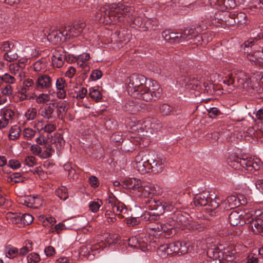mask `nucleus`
Masks as SVG:
<instances>
[{
	"label": "nucleus",
	"mask_w": 263,
	"mask_h": 263,
	"mask_svg": "<svg viewBox=\"0 0 263 263\" xmlns=\"http://www.w3.org/2000/svg\"><path fill=\"white\" fill-rule=\"evenodd\" d=\"M128 93L133 97L149 101L154 97L159 98L162 89L158 83L154 80H147L141 74H131L126 81Z\"/></svg>",
	"instance_id": "nucleus-1"
},
{
	"label": "nucleus",
	"mask_w": 263,
	"mask_h": 263,
	"mask_svg": "<svg viewBox=\"0 0 263 263\" xmlns=\"http://www.w3.org/2000/svg\"><path fill=\"white\" fill-rule=\"evenodd\" d=\"M134 11L133 7L122 3L105 4L97 12L96 20L105 25L121 22L129 17Z\"/></svg>",
	"instance_id": "nucleus-2"
},
{
	"label": "nucleus",
	"mask_w": 263,
	"mask_h": 263,
	"mask_svg": "<svg viewBox=\"0 0 263 263\" xmlns=\"http://www.w3.org/2000/svg\"><path fill=\"white\" fill-rule=\"evenodd\" d=\"M161 128V123L155 119L147 118L142 123L139 121L134 120L133 124L131 125L132 132L137 133V135L135 133L131 137L133 138V142H137L140 145H142L141 142L144 139L149 136L148 134H153ZM142 145L145 146L143 144Z\"/></svg>",
	"instance_id": "nucleus-3"
},
{
	"label": "nucleus",
	"mask_w": 263,
	"mask_h": 263,
	"mask_svg": "<svg viewBox=\"0 0 263 263\" xmlns=\"http://www.w3.org/2000/svg\"><path fill=\"white\" fill-rule=\"evenodd\" d=\"M221 81L224 84L222 89L229 93L232 92L235 87L246 91H249L252 88L250 78L243 71L235 74L230 73L222 77Z\"/></svg>",
	"instance_id": "nucleus-4"
},
{
	"label": "nucleus",
	"mask_w": 263,
	"mask_h": 263,
	"mask_svg": "<svg viewBox=\"0 0 263 263\" xmlns=\"http://www.w3.org/2000/svg\"><path fill=\"white\" fill-rule=\"evenodd\" d=\"M171 218L173 221L171 223H162L160 227L157 228L158 231L164 233V236L166 238L171 237L175 234L176 230L174 229L175 225L182 229L192 227L191 226L192 219L189 218L186 214H183L180 212H177L172 216Z\"/></svg>",
	"instance_id": "nucleus-5"
},
{
	"label": "nucleus",
	"mask_w": 263,
	"mask_h": 263,
	"mask_svg": "<svg viewBox=\"0 0 263 263\" xmlns=\"http://www.w3.org/2000/svg\"><path fill=\"white\" fill-rule=\"evenodd\" d=\"M124 185L136 196L141 198H149L153 196L155 191L152 184L142 182L135 178L126 179L124 181Z\"/></svg>",
	"instance_id": "nucleus-6"
},
{
	"label": "nucleus",
	"mask_w": 263,
	"mask_h": 263,
	"mask_svg": "<svg viewBox=\"0 0 263 263\" xmlns=\"http://www.w3.org/2000/svg\"><path fill=\"white\" fill-rule=\"evenodd\" d=\"M106 206L111 208V210H107L105 213V218L108 223H114L116 221V215L121 218L124 217L127 209L124 203L119 201L115 195L110 193L106 199Z\"/></svg>",
	"instance_id": "nucleus-7"
},
{
	"label": "nucleus",
	"mask_w": 263,
	"mask_h": 263,
	"mask_svg": "<svg viewBox=\"0 0 263 263\" xmlns=\"http://www.w3.org/2000/svg\"><path fill=\"white\" fill-rule=\"evenodd\" d=\"M228 164L235 170L249 171H258L262 166V162L258 158L242 159L235 155H231L228 159Z\"/></svg>",
	"instance_id": "nucleus-8"
},
{
	"label": "nucleus",
	"mask_w": 263,
	"mask_h": 263,
	"mask_svg": "<svg viewBox=\"0 0 263 263\" xmlns=\"http://www.w3.org/2000/svg\"><path fill=\"white\" fill-rule=\"evenodd\" d=\"M85 27V23L80 21L72 26H68L65 27L63 30L52 31L48 34L47 39L48 40H51L55 43L61 40L60 34L63 36H65L66 39L78 36L82 34Z\"/></svg>",
	"instance_id": "nucleus-9"
},
{
	"label": "nucleus",
	"mask_w": 263,
	"mask_h": 263,
	"mask_svg": "<svg viewBox=\"0 0 263 263\" xmlns=\"http://www.w3.org/2000/svg\"><path fill=\"white\" fill-rule=\"evenodd\" d=\"M156 241H149L148 236L145 234H141L137 236H132L128 239V245L132 248L140 249L143 252L152 250L155 248L154 245Z\"/></svg>",
	"instance_id": "nucleus-10"
},
{
	"label": "nucleus",
	"mask_w": 263,
	"mask_h": 263,
	"mask_svg": "<svg viewBox=\"0 0 263 263\" xmlns=\"http://www.w3.org/2000/svg\"><path fill=\"white\" fill-rule=\"evenodd\" d=\"M247 224L254 234L263 235V216L260 210L251 211Z\"/></svg>",
	"instance_id": "nucleus-11"
},
{
	"label": "nucleus",
	"mask_w": 263,
	"mask_h": 263,
	"mask_svg": "<svg viewBox=\"0 0 263 263\" xmlns=\"http://www.w3.org/2000/svg\"><path fill=\"white\" fill-rule=\"evenodd\" d=\"M177 82L181 85L189 89H196L198 88H201L203 86L205 89L207 87H210L211 84L210 83V86L208 82L203 81L202 80H198L197 79L193 78H189L185 76H181L178 78Z\"/></svg>",
	"instance_id": "nucleus-12"
},
{
	"label": "nucleus",
	"mask_w": 263,
	"mask_h": 263,
	"mask_svg": "<svg viewBox=\"0 0 263 263\" xmlns=\"http://www.w3.org/2000/svg\"><path fill=\"white\" fill-rule=\"evenodd\" d=\"M249 122L245 119H241L237 121L235 124L233 132L231 129H223L221 132V135L229 141H235L236 137H234V134H240L239 131H242V133L248 127Z\"/></svg>",
	"instance_id": "nucleus-13"
},
{
	"label": "nucleus",
	"mask_w": 263,
	"mask_h": 263,
	"mask_svg": "<svg viewBox=\"0 0 263 263\" xmlns=\"http://www.w3.org/2000/svg\"><path fill=\"white\" fill-rule=\"evenodd\" d=\"M251 211H233L229 215V222L232 226H242L248 223Z\"/></svg>",
	"instance_id": "nucleus-14"
},
{
	"label": "nucleus",
	"mask_w": 263,
	"mask_h": 263,
	"mask_svg": "<svg viewBox=\"0 0 263 263\" xmlns=\"http://www.w3.org/2000/svg\"><path fill=\"white\" fill-rule=\"evenodd\" d=\"M6 218L9 222H11L13 224L20 222L24 225H29L33 220L32 216L27 213L21 215V214L8 213L6 215Z\"/></svg>",
	"instance_id": "nucleus-15"
},
{
	"label": "nucleus",
	"mask_w": 263,
	"mask_h": 263,
	"mask_svg": "<svg viewBox=\"0 0 263 263\" xmlns=\"http://www.w3.org/2000/svg\"><path fill=\"white\" fill-rule=\"evenodd\" d=\"M246 203V200L243 196L231 195L221 201V206L224 209L228 210L239 206L240 205L245 204Z\"/></svg>",
	"instance_id": "nucleus-16"
},
{
	"label": "nucleus",
	"mask_w": 263,
	"mask_h": 263,
	"mask_svg": "<svg viewBox=\"0 0 263 263\" xmlns=\"http://www.w3.org/2000/svg\"><path fill=\"white\" fill-rule=\"evenodd\" d=\"M148 159L144 153H140L135 157L133 166L141 174L148 172Z\"/></svg>",
	"instance_id": "nucleus-17"
},
{
	"label": "nucleus",
	"mask_w": 263,
	"mask_h": 263,
	"mask_svg": "<svg viewBox=\"0 0 263 263\" xmlns=\"http://www.w3.org/2000/svg\"><path fill=\"white\" fill-rule=\"evenodd\" d=\"M52 83L51 76L46 73L40 74L35 81V87L39 90H48L51 88Z\"/></svg>",
	"instance_id": "nucleus-18"
},
{
	"label": "nucleus",
	"mask_w": 263,
	"mask_h": 263,
	"mask_svg": "<svg viewBox=\"0 0 263 263\" xmlns=\"http://www.w3.org/2000/svg\"><path fill=\"white\" fill-rule=\"evenodd\" d=\"M254 41L252 39L250 41L245 42L243 43L244 52L247 53V57L248 59L252 62H253L255 65L261 66V58H259V52L258 51L253 52L249 51V47L252 48L253 44Z\"/></svg>",
	"instance_id": "nucleus-19"
},
{
	"label": "nucleus",
	"mask_w": 263,
	"mask_h": 263,
	"mask_svg": "<svg viewBox=\"0 0 263 263\" xmlns=\"http://www.w3.org/2000/svg\"><path fill=\"white\" fill-rule=\"evenodd\" d=\"M90 55L88 53H83L75 57L74 61L79 68L81 69L83 74H87L90 70Z\"/></svg>",
	"instance_id": "nucleus-20"
},
{
	"label": "nucleus",
	"mask_w": 263,
	"mask_h": 263,
	"mask_svg": "<svg viewBox=\"0 0 263 263\" xmlns=\"http://www.w3.org/2000/svg\"><path fill=\"white\" fill-rule=\"evenodd\" d=\"M238 256L236 247L233 245L224 247L221 253V258L225 262L231 263Z\"/></svg>",
	"instance_id": "nucleus-21"
},
{
	"label": "nucleus",
	"mask_w": 263,
	"mask_h": 263,
	"mask_svg": "<svg viewBox=\"0 0 263 263\" xmlns=\"http://www.w3.org/2000/svg\"><path fill=\"white\" fill-rule=\"evenodd\" d=\"M170 244L172 255H181L187 252L188 246L184 241H176L171 242Z\"/></svg>",
	"instance_id": "nucleus-22"
},
{
	"label": "nucleus",
	"mask_w": 263,
	"mask_h": 263,
	"mask_svg": "<svg viewBox=\"0 0 263 263\" xmlns=\"http://www.w3.org/2000/svg\"><path fill=\"white\" fill-rule=\"evenodd\" d=\"M148 171H151L154 174L162 172L164 167V161L162 159L155 157L148 159Z\"/></svg>",
	"instance_id": "nucleus-23"
},
{
	"label": "nucleus",
	"mask_w": 263,
	"mask_h": 263,
	"mask_svg": "<svg viewBox=\"0 0 263 263\" xmlns=\"http://www.w3.org/2000/svg\"><path fill=\"white\" fill-rule=\"evenodd\" d=\"M257 130L252 127H249L242 133V131H239L240 134H234V137H236V140L244 139L247 140H250L251 139H256L258 140V136H257Z\"/></svg>",
	"instance_id": "nucleus-24"
},
{
	"label": "nucleus",
	"mask_w": 263,
	"mask_h": 263,
	"mask_svg": "<svg viewBox=\"0 0 263 263\" xmlns=\"http://www.w3.org/2000/svg\"><path fill=\"white\" fill-rule=\"evenodd\" d=\"M24 67L23 64L20 65L16 63H12L9 65V71L11 74L21 81L25 77Z\"/></svg>",
	"instance_id": "nucleus-25"
},
{
	"label": "nucleus",
	"mask_w": 263,
	"mask_h": 263,
	"mask_svg": "<svg viewBox=\"0 0 263 263\" xmlns=\"http://www.w3.org/2000/svg\"><path fill=\"white\" fill-rule=\"evenodd\" d=\"M67 84L64 78L59 77L55 81V88L57 90V97L60 99H64L66 97V90Z\"/></svg>",
	"instance_id": "nucleus-26"
},
{
	"label": "nucleus",
	"mask_w": 263,
	"mask_h": 263,
	"mask_svg": "<svg viewBox=\"0 0 263 263\" xmlns=\"http://www.w3.org/2000/svg\"><path fill=\"white\" fill-rule=\"evenodd\" d=\"M210 192L205 190L202 193L196 194L194 197V202L196 206H205L208 204L210 200Z\"/></svg>",
	"instance_id": "nucleus-27"
},
{
	"label": "nucleus",
	"mask_w": 263,
	"mask_h": 263,
	"mask_svg": "<svg viewBox=\"0 0 263 263\" xmlns=\"http://www.w3.org/2000/svg\"><path fill=\"white\" fill-rule=\"evenodd\" d=\"M24 204L29 208L37 209L43 204V201L40 197L32 196H26L24 198Z\"/></svg>",
	"instance_id": "nucleus-28"
},
{
	"label": "nucleus",
	"mask_w": 263,
	"mask_h": 263,
	"mask_svg": "<svg viewBox=\"0 0 263 263\" xmlns=\"http://www.w3.org/2000/svg\"><path fill=\"white\" fill-rule=\"evenodd\" d=\"M51 143V145L53 146V147L55 148L57 154L60 155L65 144V141L62 136L60 134H55L52 137Z\"/></svg>",
	"instance_id": "nucleus-29"
},
{
	"label": "nucleus",
	"mask_w": 263,
	"mask_h": 263,
	"mask_svg": "<svg viewBox=\"0 0 263 263\" xmlns=\"http://www.w3.org/2000/svg\"><path fill=\"white\" fill-rule=\"evenodd\" d=\"M162 35L164 40L170 43L180 42V32H174L170 30H165L162 32Z\"/></svg>",
	"instance_id": "nucleus-30"
},
{
	"label": "nucleus",
	"mask_w": 263,
	"mask_h": 263,
	"mask_svg": "<svg viewBox=\"0 0 263 263\" xmlns=\"http://www.w3.org/2000/svg\"><path fill=\"white\" fill-rule=\"evenodd\" d=\"M66 55L64 52L55 51L52 56V63L54 67L61 68L65 63Z\"/></svg>",
	"instance_id": "nucleus-31"
},
{
	"label": "nucleus",
	"mask_w": 263,
	"mask_h": 263,
	"mask_svg": "<svg viewBox=\"0 0 263 263\" xmlns=\"http://www.w3.org/2000/svg\"><path fill=\"white\" fill-rule=\"evenodd\" d=\"M145 202L147 208L152 211L156 210L159 214L163 213V204L160 200L151 198L147 199Z\"/></svg>",
	"instance_id": "nucleus-32"
},
{
	"label": "nucleus",
	"mask_w": 263,
	"mask_h": 263,
	"mask_svg": "<svg viewBox=\"0 0 263 263\" xmlns=\"http://www.w3.org/2000/svg\"><path fill=\"white\" fill-rule=\"evenodd\" d=\"M104 247L101 243L96 244L95 245H89L87 247H81V251L80 252L81 254L84 251V255H90L89 253V251L92 253V254L94 255L95 254V252H100V250H103Z\"/></svg>",
	"instance_id": "nucleus-33"
},
{
	"label": "nucleus",
	"mask_w": 263,
	"mask_h": 263,
	"mask_svg": "<svg viewBox=\"0 0 263 263\" xmlns=\"http://www.w3.org/2000/svg\"><path fill=\"white\" fill-rule=\"evenodd\" d=\"M54 103H50L41 111V115L44 118L50 119L52 118L54 110Z\"/></svg>",
	"instance_id": "nucleus-34"
},
{
	"label": "nucleus",
	"mask_w": 263,
	"mask_h": 263,
	"mask_svg": "<svg viewBox=\"0 0 263 263\" xmlns=\"http://www.w3.org/2000/svg\"><path fill=\"white\" fill-rule=\"evenodd\" d=\"M157 254L162 258H166L172 255V251L170 249V244L161 245L158 247L157 250Z\"/></svg>",
	"instance_id": "nucleus-35"
},
{
	"label": "nucleus",
	"mask_w": 263,
	"mask_h": 263,
	"mask_svg": "<svg viewBox=\"0 0 263 263\" xmlns=\"http://www.w3.org/2000/svg\"><path fill=\"white\" fill-rule=\"evenodd\" d=\"M159 214L154 212L145 211L141 215L140 217L142 220L145 221L152 222L159 219Z\"/></svg>",
	"instance_id": "nucleus-36"
},
{
	"label": "nucleus",
	"mask_w": 263,
	"mask_h": 263,
	"mask_svg": "<svg viewBox=\"0 0 263 263\" xmlns=\"http://www.w3.org/2000/svg\"><path fill=\"white\" fill-rule=\"evenodd\" d=\"M19 44L15 41H7L3 42L1 44L0 49L1 50L8 52L18 47Z\"/></svg>",
	"instance_id": "nucleus-37"
},
{
	"label": "nucleus",
	"mask_w": 263,
	"mask_h": 263,
	"mask_svg": "<svg viewBox=\"0 0 263 263\" xmlns=\"http://www.w3.org/2000/svg\"><path fill=\"white\" fill-rule=\"evenodd\" d=\"M31 68L37 73L44 72L46 68L45 60L40 59L37 60L31 66Z\"/></svg>",
	"instance_id": "nucleus-38"
},
{
	"label": "nucleus",
	"mask_w": 263,
	"mask_h": 263,
	"mask_svg": "<svg viewBox=\"0 0 263 263\" xmlns=\"http://www.w3.org/2000/svg\"><path fill=\"white\" fill-rule=\"evenodd\" d=\"M221 253L222 251L215 247L209 248L206 252L208 257L211 259L210 261H212V260L221 258Z\"/></svg>",
	"instance_id": "nucleus-39"
},
{
	"label": "nucleus",
	"mask_w": 263,
	"mask_h": 263,
	"mask_svg": "<svg viewBox=\"0 0 263 263\" xmlns=\"http://www.w3.org/2000/svg\"><path fill=\"white\" fill-rule=\"evenodd\" d=\"M22 130L21 127L17 125L11 126L9 131L8 138L11 140H16L18 139L21 134Z\"/></svg>",
	"instance_id": "nucleus-40"
},
{
	"label": "nucleus",
	"mask_w": 263,
	"mask_h": 263,
	"mask_svg": "<svg viewBox=\"0 0 263 263\" xmlns=\"http://www.w3.org/2000/svg\"><path fill=\"white\" fill-rule=\"evenodd\" d=\"M35 86V82L30 78L26 79L23 83L22 86L20 89V93L24 94L32 89Z\"/></svg>",
	"instance_id": "nucleus-41"
},
{
	"label": "nucleus",
	"mask_w": 263,
	"mask_h": 263,
	"mask_svg": "<svg viewBox=\"0 0 263 263\" xmlns=\"http://www.w3.org/2000/svg\"><path fill=\"white\" fill-rule=\"evenodd\" d=\"M196 29L195 28H189L185 29L181 33L180 37V42L183 41H188L192 40L193 36H195V32Z\"/></svg>",
	"instance_id": "nucleus-42"
},
{
	"label": "nucleus",
	"mask_w": 263,
	"mask_h": 263,
	"mask_svg": "<svg viewBox=\"0 0 263 263\" xmlns=\"http://www.w3.org/2000/svg\"><path fill=\"white\" fill-rule=\"evenodd\" d=\"M2 116L8 119L10 122L13 120L15 116V112L12 108L8 106H5L1 110Z\"/></svg>",
	"instance_id": "nucleus-43"
},
{
	"label": "nucleus",
	"mask_w": 263,
	"mask_h": 263,
	"mask_svg": "<svg viewBox=\"0 0 263 263\" xmlns=\"http://www.w3.org/2000/svg\"><path fill=\"white\" fill-rule=\"evenodd\" d=\"M39 220L42 223L43 225L49 227H52L56 222V220L54 218L43 215L39 216Z\"/></svg>",
	"instance_id": "nucleus-44"
},
{
	"label": "nucleus",
	"mask_w": 263,
	"mask_h": 263,
	"mask_svg": "<svg viewBox=\"0 0 263 263\" xmlns=\"http://www.w3.org/2000/svg\"><path fill=\"white\" fill-rule=\"evenodd\" d=\"M55 194L61 200H66L69 197L68 190L65 186H61L57 188L55 190Z\"/></svg>",
	"instance_id": "nucleus-45"
},
{
	"label": "nucleus",
	"mask_w": 263,
	"mask_h": 263,
	"mask_svg": "<svg viewBox=\"0 0 263 263\" xmlns=\"http://www.w3.org/2000/svg\"><path fill=\"white\" fill-rule=\"evenodd\" d=\"M18 48L16 47L14 49L8 51V52H5L4 54V59L9 62H12L17 60L18 58Z\"/></svg>",
	"instance_id": "nucleus-46"
},
{
	"label": "nucleus",
	"mask_w": 263,
	"mask_h": 263,
	"mask_svg": "<svg viewBox=\"0 0 263 263\" xmlns=\"http://www.w3.org/2000/svg\"><path fill=\"white\" fill-rule=\"evenodd\" d=\"M89 95L91 99L96 102H99L102 98V95L100 90L95 87L89 88Z\"/></svg>",
	"instance_id": "nucleus-47"
},
{
	"label": "nucleus",
	"mask_w": 263,
	"mask_h": 263,
	"mask_svg": "<svg viewBox=\"0 0 263 263\" xmlns=\"http://www.w3.org/2000/svg\"><path fill=\"white\" fill-rule=\"evenodd\" d=\"M0 91L4 99L8 100L13 95V87L10 85H6L1 88Z\"/></svg>",
	"instance_id": "nucleus-48"
},
{
	"label": "nucleus",
	"mask_w": 263,
	"mask_h": 263,
	"mask_svg": "<svg viewBox=\"0 0 263 263\" xmlns=\"http://www.w3.org/2000/svg\"><path fill=\"white\" fill-rule=\"evenodd\" d=\"M2 79V83L4 82L7 85H10L15 84L16 83L17 78L14 76L8 73H5L1 76Z\"/></svg>",
	"instance_id": "nucleus-49"
},
{
	"label": "nucleus",
	"mask_w": 263,
	"mask_h": 263,
	"mask_svg": "<svg viewBox=\"0 0 263 263\" xmlns=\"http://www.w3.org/2000/svg\"><path fill=\"white\" fill-rule=\"evenodd\" d=\"M160 111L163 115L168 116L173 114L175 109L167 104H163L160 107Z\"/></svg>",
	"instance_id": "nucleus-50"
},
{
	"label": "nucleus",
	"mask_w": 263,
	"mask_h": 263,
	"mask_svg": "<svg viewBox=\"0 0 263 263\" xmlns=\"http://www.w3.org/2000/svg\"><path fill=\"white\" fill-rule=\"evenodd\" d=\"M158 25V21L156 19L149 18L145 23V28L143 30H155Z\"/></svg>",
	"instance_id": "nucleus-51"
},
{
	"label": "nucleus",
	"mask_w": 263,
	"mask_h": 263,
	"mask_svg": "<svg viewBox=\"0 0 263 263\" xmlns=\"http://www.w3.org/2000/svg\"><path fill=\"white\" fill-rule=\"evenodd\" d=\"M50 99V97L47 93H42L35 96V100L37 104H45L49 101Z\"/></svg>",
	"instance_id": "nucleus-52"
},
{
	"label": "nucleus",
	"mask_w": 263,
	"mask_h": 263,
	"mask_svg": "<svg viewBox=\"0 0 263 263\" xmlns=\"http://www.w3.org/2000/svg\"><path fill=\"white\" fill-rule=\"evenodd\" d=\"M36 132L32 128H25L22 131L23 137L27 140H30L33 139L35 135Z\"/></svg>",
	"instance_id": "nucleus-53"
},
{
	"label": "nucleus",
	"mask_w": 263,
	"mask_h": 263,
	"mask_svg": "<svg viewBox=\"0 0 263 263\" xmlns=\"http://www.w3.org/2000/svg\"><path fill=\"white\" fill-rule=\"evenodd\" d=\"M87 93V90L85 87H81L78 91H75L74 93L72 92L69 93L73 98H76L78 100L84 99Z\"/></svg>",
	"instance_id": "nucleus-54"
},
{
	"label": "nucleus",
	"mask_w": 263,
	"mask_h": 263,
	"mask_svg": "<svg viewBox=\"0 0 263 263\" xmlns=\"http://www.w3.org/2000/svg\"><path fill=\"white\" fill-rule=\"evenodd\" d=\"M37 110L34 107H30L25 114V117L27 121L33 120L36 117Z\"/></svg>",
	"instance_id": "nucleus-55"
},
{
	"label": "nucleus",
	"mask_w": 263,
	"mask_h": 263,
	"mask_svg": "<svg viewBox=\"0 0 263 263\" xmlns=\"http://www.w3.org/2000/svg\"><path fill=\"white\" fill-rule=\"evenodd\" d=\"M18 255V249L14 247H8L6 250V256L9 258H13Z\"/></svg>",
	"instance_id": "nucleus-56"
},
{
	"label": "nucleus",
	"mask_w": 263,
	"mask_h": 263,
	"mask_svg": "<svg viewBox=\"0 0 263 263\" xmlns=\"http://www.w3.org/2000/svg\"><path fill=\"white\" fill-rule=\"evenodd\" d=\"M102 204V200L97 199L96 201H91L89 204V208L92 212L96 213L99 210Z\"/></svg>",
	"instance_id": "nucleus-57"
},
{
	"label": "nucleus",
	"mask_w": 263,
	"mask_h": 263,
	"mask_svg": "<svg viewBox=\"0 0 263 263\" xmlns=\"http://www.w3.org/2000/svg\"><path fill=\"white\" fill-rule=\"evenodd\" d=\"M178 204L173 201H167L163 204V213L164 211H172L175 208H178Z\"/></svg>",
	"instance_id": "nucleus-58"
},
{
	"label": "nucleus",
	"mask_w": 263,
	"mask_h": 263,
	"mask_svg": "<svg viewBox=\"0 0 263 263\" xmlns=\"http://www.w3.org/2000/svg\"><path fill=\"white\" fill-rule=\"evenodd\" d=\"M32 245V242L30 241H28L27 243L26 244V246L20 249V252H18V254L21 256L26 255L28 253L33 250Z\"/></svg>",
	"instance_id": "nucleus-59"
},
{
	"label": "nucleus",
	"mask_w": 263,
	"mask_h": 263,
	"mask_svg": "<svg viewBox=\"0 0 263 263\" xmlns=\"http://www.w3.org/2000/svg\"><path fill=\"white\" fill-rule=\"evenodd\" d=\"M28 263H37L40 260V255L34 252L29 254L27 257Z\"/></svg>",
	"instance_id": "nucleus-60"
},
{
	"label": "nucleus",
	"mask_w": 263,
	"mask_h": 263,
	"mask_svg": "<svg viewBox=\"0 0 263 263\" xmlns=\"http://www.w3.org/2000/svg\"><path fill=\"white\" fill-rule=\"evenodd\" d=\"M67 229L66 226L62 222H60L56 224L54 227H52L51 228V231L52 232H55L57 234H60L63 231Z\"/></svg>",
	"instance_id": "nucleus-61"
},
{
	"label": "nucleus",
	"mask_w": 263,
	"mask_h": 263,
	"mask_svg": "<svg viewBox=\"0 0 263 263\" xmlns=\"http://www.w3.org/2000/svg\"><path fill=\"white\" fill-rule=\"evenodd\" d=\"M54 151V149L53 147V146L51 145H48L46 147V149L45 150L43 153H42V155H41V157L44 159H46L49 158L51 156L52 153Z\"/></svg>",
	"instance_id": "nucleus-62"
},
{
	"label": "nucleus",
	"mask_w": 263,
	"mask_h": 263,
	"mask_svg": "<svg viewBox=\"0 0 263 263\" xmlns=\"http://www.w3.org/2000/svg\"><path fill=\"white\" fill-rule=\"evenodd\" d=\"M195 36H193L192 40L191 41V43L196 44L197 45L201 44L202 42H203V37H205V35L202 36L200 34H198V32L196 31L195 32Z\"/></svg>",
	"instance_id": "nucleus-63"
},
{
	"label": "nucleus",
	"mask_w": 263,
	"mask_h": 263,
	"mask_svg": "<svg viewBox=\"0 0 263 263\" xmlns=\"http://www.w3.org/2000/svg\"><path fill=\"white\" fill-rule=\"evenodd\" d=\"M77 71L75 67L72 66H69L65 73V76L69 79H71L76 74Z\"/></svg>",
	"instance_id": "nucleus-64"
}]
</instances>
